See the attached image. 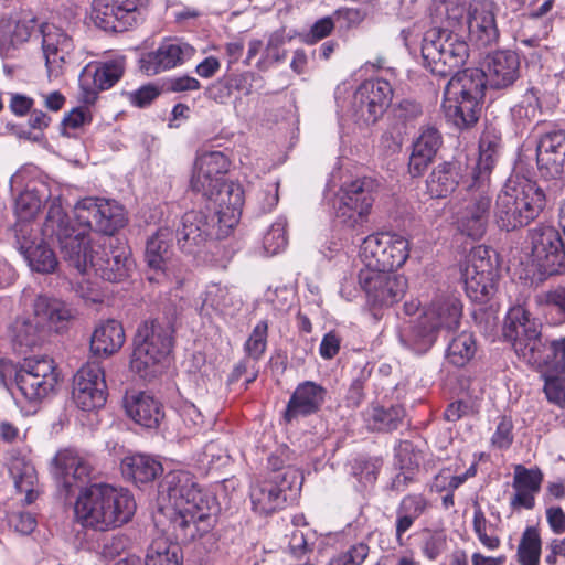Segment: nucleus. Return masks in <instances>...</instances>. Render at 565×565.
<instances>
[{"mask_svg":"<svg viewBox=\"0 0 565 565\" xmlns=\"http://www.w3.org/2000/svg\"><path fill=\"white\" fill-rule=\"evenodd\" d=\"M161 497L169 503L158 511L156 522L175 540H153L148 547L145 565H182L180 543L186 544L207 533L212 527L215 499L204 492L195 477L184 470L168 472L159 486Z\"/></svg>","mask_w":565,"mask_h":565,"instance_id":"1","label":"nucleus"},{"mask_svg":"<svg viewBox=\"0 0 565 565\" xmlns=\"http://www.w3.org/2000/svg\"><path fill=\"white\" fill-rule=\"evenodd\" d=\"M72 218L63 210L61 199L51 201L43 223L42 235L56 244L62 258L70 267L86 264L85 250L90 245L89 232L95 231L113 237L126 224L124 207L117 202L102 198H85L74 207Z\"/></svg>","mask_w":565,"mask_h":565,"instance_id":"2","label":"nucleus"},{"mask_svg":"<svg viewBox=\"0 0 565 565\" xmlns=\"http://www.w3.org/2000/svg\"><path fill=\"white\" fill-rule=\"evenodd\" d=\"M504 337L516 355L537 371L565 373V337L548 340L542 323L522 306L512 307L507 316Z\"/></svg>","mask_w":565,"mask_h":565,"instance_id":"3","label":"nucleus"},{"mask_svg":"<svg viewBox=\"0 0 565 565\" xmlns=\"http://www.w3.org/2000/svg\"><path fill=\"white\" fill-rule=\"evenodd\" d=\"M135 512L136 502L128 490L104 482L82 488L74 504L76 522L99 532L120 527Z\"/></svg>","mask_w":565,"mask_h":565,"instance_id":"4","label":"nucleus"},{"mask_svg":"<svg viewBox=\"0 0 565 565\" xmlns=\"http://www.w3.org/2000/svg\"><path fill=\"white\" fill-rule=\"evenodd\" d=\"M174 327L166 318H149L136 330L130 369L145 380L156 377L173 350Z\"/></svg>","mask_w":565,"mask_h":565,"instance_id":"5","label":"nucleus"},{"mask_svg":"<svg viewBox=\"0 0 565 565\" xmlns=\"http://www.w3.org/2000/svg\"><path fill=\"white\" fill-rule=\"evenodd\" d=\"M546 205L544 190L531 180L509 182L495 201L494 215L501 230L508 232L529 225Z\"/></svg>","mask_w":565,"mask_h":565,"instance_id":"6","label":"nucleus"},{"mask_svg":"<svg viewBox=\"0 0 565 565\" xmlns=\"http://www.w3.org/2000/svg\"><path fill=\"white\" fill-rule=\"evenodd\" d=\"M422 57L431 74L448 77L466 64L469 46L448 29L430 28L423 36Z\"/></svg>","mask_w":565,"mask_h":565,"instance_id":"7","label":"nucleus"},{"mask_svg":"<svg viewBox=\"0 0 565 565\" xmlns=\"http://www.w3.org/2000/svg\"><path fill=\"white\" fill-rule=\"evenodd\" d=\"M531 262L539 279L565 274V245L559 232L552 225L539 224L529 231Z\"/></svg>","mask_w":565,"mask_h":565,"instance_id":"8","label":"nucleus"},{"mask_svg":"<svg viewBox=\"0 0 565 565\" xmlns=\"http://www.w3.org/2000/svg\"><path fill=\"white\" fill-rule=\"evenodd\" d=\"M486 246H477L468 254L461 269L467 296L477 302H486L495 292L499 277L497 259Z\"/></svg>","mask_w":565,"mask_h":565,"instance_id":"9","label":"nucleus"},{"mask_svg":"<svg viewBox=\"0 0 565 565\" xmlns=\"http://www.w3.org/2000/svg\"><path fill=\"white\" fill-rule=\"evenodd\" d=\"M409 256L408 241L395 233L380 232L365 237L360 257L365 268L394 271L405 264Z\"/></svg>","mask_w":565,"mask_h":565,"instance_id":"10","label":"nucleus"},{"mask_svg":"<svg viewBox=\"0 0 565 565\" xmlns=\"http://www.w3.org/2000/svg\"><path fill=\"white\" fill-rule=\"evenodd\" d=\"M85 256V266L75 269L79 274H84L88 267H92L102 279L110 282L125 280L135 264L130 248L115 237L106 238L100 252L93 250L89 245L86 247Z\"/></svg>","mask_w":565,"mask_h":565,"instance_id":"11","label":"nucleus"},{"mask_svg":"<svg viewBox=\"0 0 565 565\" xmlns=\"http://www.w3.org/2000/svg\"><path fill=\"white\" fill-rule=\"evenodd\" d=\"M489 188V183L473 180L468 189L469 196L456 212L457 231L472 241L481 239L487 232L492 204Z\"/></svg>","mask_w":565,"mask_h":565,"instance_id":"12","label":"nucleus"},{"mask_svg":"<svg viewBox=\"0 0 565 565\" xmlns=\"http://www.w3.org/2000/svg\"><path fill=\"white\" fill-rule=\"evenodd\" d=\"M58 381L54 360L49 356L24 359L15 372V385L30 403H38L53 393Z\"/></svg>","mask_w":565,"mask_h":565,"instance_id":"13","label":"nucleus"},{"mask_svg":"<svg viewBox=\"0 0 565 565\" xmlns=\"http://www.w3.org/2000/svg\"><path fill=\"white\" fill-rule=\"evenodd\" d=\"M377 189L371 177L358 178L340 189V204L337 216L349 227L362 223L371 212Z\"/></svg>","mask_w":565,"mask_h":565,"instance_id":"14","label":"nucleus"},{"mask_svg":"<svg viewBox=\"0 0 565 565\" xmlns=\"http://www.w3.org/2000/svg\"><path fill=\"white\" fill-rule=\"evenodd\" d=\"M222 227L216 215L204 210H192L183 214L181 224L175 231L179 248L190 255L199 253L213 237H220L216 227Z\"/></svg>","mask_w":565,"mask_h":565,"instance_id":"15","label":"nucleus"},{"mask_svg":"<svg viewBox=\"0 0 565 565\" xmlns=\"http://www.w3.org/2000/svg\"><path fill=\"white\" fill-rule=\"evenodd\" d=\"M393 95L394 90L388 81L383 78L364 81L353 95L356 117L367 126L376 124L392 104Z\"/></svg>","mask_w":565,"mask_h":565,"instance_id":"16","label":"nucleus"},{"mask_svg":"<svg viewBox=\"0 0 565 565\" xmlns=\"http://www.w3.org/2000/svg\"><path fill=\"white\" fill-rule=\"evenodd\" d=\"M199 193L206 200L204 209L216 215L222 226L232 228L238 222L244 204V190L241 184L224 180Z\"/></svg>","mask_w":565,"mask_h":565,"instance_id":"17","label":"nucleus"},{"mask_svg":"<svg viewBox=\"0 0 565 565\" xmlns=\"http://www.w3.org/2000/svg\"><path fill=\"white\" fill-rule=\"evenodd\" d=\"M358 281L369 302L379 307L392 306L399 301L407 287V281L403 276L375 268L361 269Z\"/></svg>","mask_w":565,"mask_h":565,"instance_id":"18","label":"nucleus"},{"mask_svg":"<svg viewBox=\"0 0 565 565\" xmlns=\"http://www.w3.org/2000/svg\"><path fill=\"white\" fill-rule=\"evenodd\" d=\"M125 71L126 60L122 56L88 64L79 75L81 100L94 105L99 92L111 88L121 79Z\"/></svg>","mask_w":565,"mask_h":565,"instance_id":"19","label":"nucleus"},{"mask_svg":"<svg viewBox=\"0 0 565 565\" xmlns=\"http://www.w3.org/2000/svg\"><path fill=\"white\" fill-rule=\"evenodd\" d=\"M73 399L78 408L90 412L100 408L107 399L104 369L92 361L83 365L74 376Z\"/></svg>","mask_w":565,"mask_h":565,"instance_id":"20","label":"nucleus"},{"mask_svg":"<svg viewBox=\"0 0 565 565\" xmlns=\"http://www.w3.org/2000/svg\"><path fill=\"white\" fill-rule=\"evenodd\" d=\"M52 475L68 497L90 479L93 466L74 449L60 450L52 459Z\"/></svg>","mask_w":565,"mask_h":565,"instance_id":"21","label":"nucleus"},{"mask_svg":"<svg viewBox=\"0 0 565 565\" xmlns=\"http://www.w3.org/2000/svg\"><path fill=\"white\" fill-rule=\"evenodd\" d=\"M140 7L136 0H92L90 18L95 25L108 32H124L137 23Z\"/></svg>","mask_w":565,"mask_h":565,"instance_id":"22","label":"nucleus"},{"mask_svg":"<svg viewBox=\"0 0 565 565\" xmlns=\"http://www.w3.org/2000/svg\"><path fill=\"white\" fill-rule=\"evenodd\" d=\"M536 163L541 175L546 179L565 175V129L541 135L536 143Z\"/></svg>","mask_w":565,"mask_h":565,"instance_id":"23","label":"nucleus"},{"mask_svg":"<svg viewBox=\"0 0 565 565\" xmlns=\"http://www.w3.org/2000/svg\"><path fill=\"white\" fill-rule=\"evenodd\" d=\"M194 54L192 45L180 40H167L140 58V70L147 75H157L183 65Z\"/></svg>","mask_w":565,"mask_h":565,"instance_id":"24","label":"nucleus"},{"mask_svg":"<svg viewBox=\"0 0 565 565\" xmlns=\"http://www.w3.org/2000/svg\"><path fill=\"white\" fill-rule=\"evenodd\" d=\"M483 74L488 86L494 90H508L521 76L519 54L512 50H497L487 54Z\"/></svg>","mask_w":565,"mask_h":565,"instance_id":"25","label":"nucleus"},{"mask_svg":"<svg viewBox=\"0 0 565 565\" xmlns=\"http://www.w3.org/2000/svg\"><path fill=\"white\" fill-rule=\"evenodd\" d=\"M39 33L47 76L56 78L62 75L66 58L73 50L72 39L61 28L51 23H42Z\"/></svg>","mask_w":565,"mask_h":565,"instance_id":"26","label":"nucleus"},{"mask_svg":"<svg viewBox=\"0 0 565 565\" xmlns=\"http://www.w3.org/2000/svg\"><path fill=\"white\" fill-rule=\"evenodd\" d=\"M326 395L327 390L312 381L298 384L282 413L284 420L290 424L300 417L317 414L326 401Z\"/></svg>","mask_w":565,"mask_h":565,"instance_id":"27","label":"nucleus"},{"mask_svg":"<svg viewBox=\"0 0 565 565\" xmlns=\"http://www.w3.org/2000/svg\"><path fill=\"white\" fill-rule=\"evenodd\" d=\"M423 114L422 104L415 99L404 98L395 104L390 128L382 135V142L388 148L399 149L408 129L415 127Z\"/></svg>","mask_w":565,"mask_h":565,"instance_id":"28","label":"nucleus"},{"mask_svg":"<svg viewBox=\"0 0 565 565\" xmlns=\"http://www.w3.org/2000/svg\"><path fill=\"white\" fill-rule=\"evenodd\" d=\"M230 164L228 158L222 151L200 152L190 182L192 191L205 192L207 188L224 181L223 175L228 171Z\"/></svg>","mask_w":565,"mask_h":565,"instance_id":"29","label":"nucleus"},{"mask_svg":"<svg viewBox=\"0 0 565 565\" xmlns=\"http://www.w3.org/2000/svg\"><path fill=\"white\" fill-rule=\"evenodd\" d=\"M468 30L470 40L479 46L495 43L500 35L495 4L491 1H481L471 6L468 13Z\"/></svg>","mask_w":565,"mask_h":565,"instance_id":"30","label":"nucleus"},{"mask_svg":"<svg viewBox=\"0 0 565 565\" xmlns=\"http://www.w3.org/2000/svg\"><path fill=\"white\" fill-rule=\"evenodd\" d=\"M441 143L443 137L437 128L429 125L420 128L419 136L413 142L408 161V173L412 178H418L424 174L436 157Z\"/></svg>","mask_w":565,"mask_h":565,"instance_id":"31","label":"nucleus"},{"mask_svg":"<svg viewBox=\"0 0 565 565\" xmlns=\"http://www.w3.org/2000/svg\"><path fill=\"white\" fill-rule=\"evenodd\" d=\"M462 303L454 296H440L431 300L423 315L437 332H452L460 326L462 318Z\"/></svg>","mask_w":565,"mask_h":565,"instance_id":"32","label":"nucleus"},{"mask_svg":"<svg viewBox=\"0 0 565 565\" xmlns=\"http://www.w3.org/2000/svg\"><path fill=\"white\" fill-rule=\"evenodd\" d=\"M450 76L444 93L483 103L484 92L489 87L483 70L477 67L458 70Z\"/></svg>","mask_w":565,"mask_h":565,"instance_id":"33","label":"nucleus"},{"mask_svg":"<svg viewBox=\"0 0 565 565\" xmlns=\"http://www.w3.org/2000/svg\"><path fill=\"white\" fill-rule=\"evenodd\" d=\"M441 107L447 121L459 130H468L475 127L482 111V103L447 93H444Z\"/></svg>","mask_w":565,"mask_h":565,"instance_id":"34","label":"nucleus"},{"mask_svg":"<svg viewBox=\"0 0 565 565\" xmlns=\"http://www.w3.org/2000/svg\"><path fill=\"white\" fill-rule=\"evenodd\" d=\"M125 408L136 424L149 429L157 428L164 418L161 403L146 393L126 397Z\"/></svg>","mask_w":565,"mask_h":565,"instance_id":"35","label":"nucleus"},{"mask_svg":"<svg viewBox=\"0 0 565 565\" xmlns=\"http://www.w3.org/2000/svg\"><path fill=\"white\" fill-rule=\"evenodd\" d=\"M462 177L460 162H441L433 169L426 180L427 192L431 198H447L457 189Z\"/></svg>","mask_w":565,"mask_h":565,"instance_id":"36","label":"nucleus"},{"mask_svg":"<svg viewBox=\"0 0 565 565\" xmlns=\"http://www.w3.org/2000/svg\"><path fill=\"white\" fill-rule=\"evenodd\" d=\"M125 343V331L121 323L108 319L96 327L90 339V351L95 356H109Z\"/></svg>","mask_w":565,"mask_h":565,"instance_id":"37","label":"nucleus"},{"mask_svg":"<svg viewBox=\"0 0 565 565\" xmlns=\"http://www.w3.org/2000/svg\"><path fill=\"white\" fill-rule=\"evenodd\" d=\"M278 479L280 476H274L252 487L250 501L255 512L267 515L282 508L286 497L282 488L277 484Z\"/></svg>","mask_w":565,"mask_h":565,"instance_id":"38","label":"nucleus"},{"mask_svg":"<svg viewBox=\"0 0 565 565\" xmlns=\"http://www.w3.org/2000/svg\"><path fill=\"white\" fill-rule=\"evenodd\" d=\"M34 313L36 319L47 321L49 327L57 333L65 331L74 318L72 309L64 301L47 296L35 299Z\"/></svg>","mask_w":565,"mask_h":565,"instance_id":"39","label":"nucleus"},{"mask_svg":"<svg viewBox=\"0 0 565 565\" xmlns=\"http://www.w3.org/2000/svg\"><path fill=\"white\" fill-rule=\"evenodd\" d=\"M429 508V501L423 493H409L403 497L396 508L395 534L402 545L403 535Z\"/></svg>","mask_w":565,"mask_h":565,"instance_id":"40","label":"nucleus"},{"mask_svg":"<svg viewBox=\"0 0 565 565\" xmlns=\"http://www.w3.org/2000/svg\"><path fill=\"white\" fill-rule=\"evenodd\" d=\"M500 147V134L495 128H487L480 137L479 160L472 172V180L489 183V177L494 167Z\"/></svg>","mask_w":565,"mask_h":565,"instance_id":"41","label":"nucleus"},{"mask_svg":"<svg viewBox=\"0 0 565 565\" xmlns=\"http://www.w3.org/2000/svg\"><path fill=\"white\" fill-rule=\"evenodd\" d=\"M121 472L125 478L132 480L136 484L149 483L162 475L163 467L153 457L137 454L122 459Z\"/></svg>","mask_w":565,"mask_h":565,"instance_id":"42","label":"nucleus"},{"mask_svg":"<svg viewBox=\"0 0 565 565\" xmlns=\"http://www.w3.org/2000/svg\"><path fill=\"white\" fill-rule=\"evenodd\" d=\"M38 26L40 25L35 17H23L9 30L0 29V56L12 57L15 51L30 40Z\"/></svg>","mask_w":565,"mask_h":565,"instance_id":"43","label":"nucleus"},{"mask_svg":"<svg viewBox=\"0 0 565 565\" xmlns=\"http://www.w3.org/2000/svg\"><path fill=\"white\" fill-rule=\"evenodd\" d=\"M173 237L174 233L170 227H160L147 241L145 258L151 269L161 273L168 269Z\"/></svg>","mask_w":565,"mask_h":565,"instance_id":"44","label":"nucleus"},{"mask_svg":"<svg viewBox=\"0 0 565 565\" xmlns=\"http://www.w3.org/2000/svg\"><path fill=\"white\" fill-rule=\"evenodd\" d=\"M534 303L548 324L565 323V284L537 294Z\"/></svg>","mask_w":565,"mask_h":565,"instance_id":"45","label":"nucleus"},{"mask_svg":"<svg viewBox=\"0 0 565 565\" xmlns=\"http://www.w3.org/2000/svg\"><path fill=\"white\" fill-rule=\"evenodd\" d=\"M363 414L370 430L390 433L396 430L403 424L406 412L402 405H391L388 407L372 405Z\"/></svg>","mask_w":565,"mask_h":565,"instance_id":"46","label":"nucleus"},{"mask_svg":"<svg viewBox=\"0 0 565 565\" xmlns=\"http://www.w3.org/2000/svg\"><path fill=\"white\" fill-rule=\"evenodd\" d=\"M437 330L422 313L411 326L409 330L401 335L405 347L417 354L426 353L438 338Z\"/></svg>","mask_w":565,"mask_h":565,"instance_id":"47","label":"nucleus"},{"mask_svg":"<svg viewBox=\"0 0 565 565\" xmlns=\"http://www.w3.org/2000/svg\"><path fill=\"white\" fill-rule=\"evenodd\" d=\"M45 337V330L39 321L18 319L12 327V343L15 351L25 353L29 349L40 345Z\"/></svg>","mask_w":565,"mask_h":565,"instance_id":"48","label":"nucleus"},{"mask_svg":"<svg viewBox=\"0 0 565 565\" xmlns=\"http://www.w3.org/2000/svg\"><path fill=\"white\" fill-rule=\"evenodd\" d=\"M13 478L14 487L19 493H24L22 500L24 504H31L38 499V491L34 489L38 480L35 469L32 465L23 460H13L9 468Z\"/></svg>","mask_w":565,"mask_h":565,"instance_id":"49","label":"nucleus"},{"mask_svg":"<svg viewBox=\"0 0 565 565\" xmlns=\"http://www.w3.org/2000/svg\"><path fill=\"white\" fill-rule=\"evenodd\" d=\"M477 353V341L473 333L463 331L456 335L448 344L446 358L455 366L467 365Z\"/></svg>","mask_w":565,"mask_h":565,"instance_id":"50","label":"nucleus"},{"mask_svg":"<svg viewBox=\"0 0 565 565\" xmlns=\"http://www.w3.org/2000/svg\"><path fill=\"white\" fill-rule=\"evenodd\" d=\"M542 539L536 526H527L520 539L516 561L520 565H540Z\"/></svg>","mask_w":565,"mask_h":565,"instance_id":"51","label":"nucleus"},{"mask_svg":"<svg viewBox=\"0 0 565 565\" xmlns=\"http://www.w3.org/2000/svg\"><path fill=\"white\" fill-rule=\"evenodd\" d=\"M22 254L26 258L32 270L41 274H51L57 267L55 253L42 241L31 249L26 243L22 245Z\"/></svg>","mask_w":565,"mask_h":565,"instance_id":"52","label":"nucleus"},{"mask_svg":"<svg viewBox=\"0 0 565 565\" xmlns=\"http://www.w3.org/2000/svg\"><path fill=\"white\" fill-rule=\"evenodd\" d=\"M539 90L534 87L526 89L521 100L511 108V117L518 127L525 128L541 113Z\"/></svg>","mask_w":565,"mask_h":565,"instance_id":"53","label":"nucleus"},{"mask_svg":"<svg viewBox=\"0 0 565 565\" xmlns=\"http://www.w3.org/2000/svg\"><path fill=\"white\" fill-rule=\"evenodd\" d=\"M178 414L180 419L178 431L181 437L195 436L204 428V416L193 403H183L179 407Z\"/></svg>","mask_w":565,"mask_h":565,"instance_id":"54","label":"nucleus"},{"mask_svg":"<svg viewBox=\"0 0 565 565\" xmlns=\"http://www.w3.org/2000/svg\"><path fill=\"white\" fill-rule=\"evenodd\" d=\"M543 480V471L537 466L532 468H526L523 465L514 466L512 481L514 490H525L537 494L541 490Z\"/></svg>","mask_w":565,"mask_h":565,"instance_id":"55","label":"nucleus"},{"mask_svg":"<svg viewBox=\"0 0 565 565\" xmlns=\"http://www.w3.org/2000/svg\"><path fill=\"white\" fill-rule=\"evenodd\" d=\"M544 386L543 392L546 399L558 406L565 407V373H554L545 370L542 374Z\"/></svg>","mask_w":565,"mask_h":565,"instance_id":"56","label":"nucleus"},{"mask_svg":"<svg viewBox=\"0 0 565 565\" xmlns=\"http://www.w3.org/2000/svg\"><path fill=\"white\" fill-rule=\"evenodd\" d=\"M268 322L259 321L244 344L245 356L258 362L267 348Z\"/></svg>","mask_w":565,"mask_h":565,"instance_id":"57","label":"nucleus"},{"mask_svg":"<svg viewBox=\"0 0 565 565\" xmlns=\"http://www.w3.org/2000/svg\"><path fill=\"white\" fill-rule=\"evenodd\" d=\"M42 200L34 190H25L15 200L18 221L30 222L40 211Z\"/></svg>","mask_w":565,"mask_h":565,"instance_id":"58","label":"nucleus"},{"mask_svg":"<svg viewBox=\"0 0 565 565\" xmlns=\"http://www.w3.org/2000/svg\"><path fill=\"white\" fill-rule=\"evenodd\" d=\"M228 289L220 285H211L206 288L202 297L201 311H213L224 313L231 305Z\"/></svg>","mask_w":565,"mask_h":565,"instance_id":"59","label":"nucleus"},{"mask_svg":"<svg viewBox=\"0 0 565 565\" xmlns=\"http://www.w3.org/2000/svg\"><path fill=\"white\" fill-rule=\"evenodd\" d=\"M288 244L286 232V222L278 220L265 233L263 238V246L268 255H276L284 250Z\"/></svg>","mask_w":565,"mask_h":565,"instance_id":"60","label":"nucleus"},{"mask_svg":"<svg viewBox=\"0 0 565 565\" xmlns=\"http://www.w3.org/2000/svg\"><path fill=\"white\" fill-rule=\"evenodd\" d=\"M163 93L162 85L149 83L122 95L135 107L146 108L150 106Z\"/></svg>","mask_w":565,"mask_h":565,"instance_id":"61","label":"nucleus"},{"mask_svg":"<svg viewBox=\"0 0 565 565\" xmlns=\"http://www.w3.org/2000/svg\"><path fill=\"white\" fill-rule=\"evenodd\" d=\"M513 427L511 416H499L497 428L490 440L491 445L498 449H508L514 440Z\"/></svg>","mask_w":565,"mask_h":565,"instance_id":"62","label":"nucleus"},{"mask_svg":"<svg viewBox=\"0 0 565 565\" xmlns=\"http://www.w3.org/2000/svg\"><path fill=\"white\" fill-rule=\"evenodd\" d=\"M477 508L473 513V530L482 543L489 550H497L501 541L499 536L487 534V519L481 508L476 503Z\"/></svg>","mask_w":565,"mask_h":565,"instance_id":"63","label":"nucleus"},{"mask_svg":"<svg viewBox=\"0 0 565 565\" xmlns=\"http://www.w3.org/2000/svg\"><path fill=\"white\" fill-rule=\"evenodd\" d=\"M92 115L90 111L84 107L73 108L70 113H67L62 122V135L71 136L70 130H76L82 128L83 126L90 124Z\"/></svg>","mask_w":565,"mask_h":565,"instance_id":"64","label":"nucleus"}]
</instances>
